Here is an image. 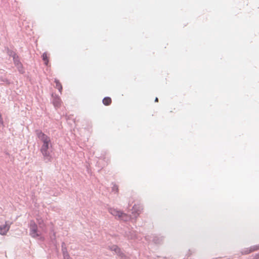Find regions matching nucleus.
I'll list each match as a JSON object with an SVG mask.
<instances>
[{
    "label": "nucleus",
    "instance_id": "obj_9",
    "mask_svg": "<svg viewBox=\"0 0 259 259\" xmlns=\"http://www.w3.org/2000/svg\"><path fill=\"white\" fill-rule=\"evenodd\" d=\"M111 100L110 98L108 97H105L102 100V102H103V104H104L105 105H109L110 103H111Z\"/></svg>",
    "mask_w": 259,
    "mask_h": 259
},
{
    "label": "nucleus",
    "instance_id": "obj_6",
    "mask_svg": "<svg viewBox=\"0 0 259 259\" xmlns=\"http://www.w3.org/2000/svg\"><path fill=\"white\" fill-rule=\"evenodd\" d=\"M11 223L9 222H6L5 224L0 227V234L5 235L7 234L10 229Z\"/></svg>",
    "mask_w": 259,
    "mask_h": 259
},
{
    "label": "nucleus",
    "instance_id": "obj_8",
    "mask_svg": "<svg viewBox=\"0 0 259 259\" xmlns=\"http://www.w3.org/2000/svg\"><path fill=\"white\" fill-rule=\"evenodd\" d=\"M61 102V100L60 98L58 96H55L53 99V103L54 105L56 107H58L60 105Z\"/></svg>",
    "mask_w": 259,
    "mask_h": 259
},
{
    "label": "nucleus",
    "instance_id": "obj_20",
    "mask_svg": "<svg viewBox=\"0 0 259 259\" xmlns=\"http://www.w3.org/2000/svg\"><path fill=\"white\" fill-rule=\"evenodd\" d=\"M158 101V98L156 97L155 99V101L156 102Z\"/></svg>",
    "mask_w": 259,
    "mask_h": 259
},
{
    "label": "nucleus",
    "instance_id": "obj_14",
    "mask_svg": "<svg viewBox=\"0 0 259 259\" xmlns=\"http://www.w3.org/2000/svg\"><path fill=\"white\" fill-rule=\"evenodd\" d=\"M64 259H71L69 254L63 255Z\"/></svg>",
    "mask_w": 259,
    "mask_h": 259
},
{
    "label": "nucleus",
    "instance_id": "obj_19",
    "mask_svg": "<svg viewBox=\"0 0 259 259\" xmlns=\"http://www.w3.org/2000/svg\"><path fill=\"white\" fill-rule=\"evenodd\" d=\"M250 251H251V249H250V250H249L248 251H246L245 253H248L250 252Z\"/></svg>",
    "mask_w": 259,
    "mask_h": 259
},
{
    "label": "nucleus",
    "instance_id": "obj_12",
    "mask_svg": "<svg viewBox=\"0 0 259 259\" xmlns=\"http://www.w3.org/2000/svg\"><path fill=\"white\" fill-rule=\"evenodd\" d=\"M42 57L43 60L45 61V64L47 65L48 63L49 60L47 58V54L46 52L43 53Z\"/></svg>",
    "mask_w": 259,
    "mask_h": 259
},
{
    "label": "nucleus",
    "instance_id": "obj_16",
    "mask_svg": "<svg viewBox=\"0 0 259 259\" xmlns=\"http://www.w3.org/2000/svg\"><path fill=\"white\" fill-rule=\"evenodd\" d=\"M126 236L128 238H130V239H133L135 237V235H129L128 234H126Z\"/></svg>",
    "mask_w": 259,
    "mask_h": 259
},
{
    "label": "nucleus",
    "instance_id": "obj_5",
    "mask_svg": "<svg viewBox=\"0 0 259 259\" xmlns=\"http://www.w3.org/2000/svg\"><path fill=\"white\" fill-rule=\"evenodd\" d=\"M10 55L12 56L13 57L14 63H15V65L17 66V68L18 69L19 72L23 73V68L22 67V65H21V63L20 62V61L18 58V57L16 56V55L14 52H11V53L10 54Z\"/></svg>",
    "mask_w": 259,
    "mask_h": 259
},
{
    "label": "nucleus",
    "instance_id": "obj_3",
    "mask_svg": "<svg viewBox=\"0 0 259 259\" xmlns=\"http://www.w3.org/2000/svg\"><path fill=\"white\" fill-rule=\"evenodd\" d=\"M109 212L118 219L126 222L130 219V216L123 212L112 207L108 208Z\"/></svg>",
    "mask_w": 259,
    "mask_h": 259
},
{
    "label": "nucleus",
    "instance_id": "obj_11",
    "mask_svg": "<svg viewBox=\"0 0 259 259\" xmlns=\"http://www.w3.org/2000/svg\"><path fill=\"white\" fill-rule=\"evenodd\" d=\"M62 251L63 255L68 254L65 243L64 242L62 243Z\"/></svg>",
    "mask_w": 259,
    "mask_h": 259
},
{
    "label": "nucleus",
    "instance_id": "obj_15",
    "mask_svg": "<svg viewBox=\"0 0 259 259\" xmlns=\"http://www.w3.org/2000/svg\"><path fill=\"white\" fill-rule=\"evenodd\" d=\"M112 190L113 191L117 192L118 190L117 186L115 185H114L113 187H112Z\"/></svg>",
    "mask_w": 259,
    "mask_h": 259
},
{
    "label": "nucleus",
    "instance_id": "obj_1",
    "mask_svg": "<svg viewBox=\"0 0 259 259\" xmlns=\"http://www.w3.org/2000/svg\"><path fill=\"white\" fill-rule=\"evenodd\" d=\"M35 134L39 140L42 142L40 152L42 154L44 160L46 162L51 161L52 157L48 151L49 147L51 146L50 138L39 130H36Z\"/></svg>",
    "mask_w": 259,
    "mask_h": 259
},
{
    "label": "nucleus",
    "instance_id": "obj_17",
    "mask_svg": "<svg viewBox=\"0 0 259 259\" xmlns=\"http://www.w3.org/2000/svg\"><path fill=\"white\" fill-rule=\"evenodd\" d=\"M3 124V121L1 115H0V126Z\"/></svg>",
    "mask_w": 259,
    "mask_h": 259
},
{
    "label": "nucleus",
    "instance_id": "obj_18",
    "mask_svg": "<svg viewBox=\"0 0 259 259\" xmlns=\"http://www.w3.org/2000/svg\"><path fill=\"white\" fill-rule=\"evenodd\" d=\"M38 223L40 225H41V224H43V221L41 220H38Z\"/></svg>",
    "mask_w": 259,
    "mask_h": 259
},
{
    "label": "nucleus",
    "instance_id": "obj_10",
    "mask_svg": "<svg viewBox=\"0 0 259 259\" xmlns=\"http://www.w3.org/2000/svg\"><path fill=\"white\" fill-rule=\"evenodd\" d=\"M55 82L56 83V86L57 89L59 90V91L61 93V91L62 90V87L59 81L56 79H55Z\"/></svg>",
    "mask_w": 259,
    "mask_h": 259
},
{
    "label": "nucleus",
    "instance_id": "obj_13",
    "mask_svg": "<svg viewBox=\"0 0 259 259\" xmlns=\"http://www.w3.org/2000/svg\"><path fill=\"white\" fill-rule=\"evenodd\" d=\"M138 208H139V207H138ZM139 211H140V210L139 209H138V206L135 205L133 206V209H132V213L134 214L135 212H136L137 213V214H138L139 213Z\"/></svg>",
    "mask_w": 259,
    "mask_h": 259
},
{
    "label": "nucleus",
    "instance_id": "obj_4",
    "mask_svg": "<svg viewBox=\"0 0 259 259\" xmlns=\"http://www.w3.org/2000/svg\"><path fill=\"white\" fill-rule=\"evenodd\" d=\"M29 234L33 238L39 236L40 234L37 230V226L33 221H31L29 225Z\"/></svg>",
    "mask_w": 259,
    "mask_h": 259
},
{
    "label": "nucleus",
    "instance_id": "obj_7",
    "mask_svg": "<svg viewBox=\"0 0 259 259\" xmlns=\"http://www.w3.org/2000/svg\"><path fill=\"white\" fill-rule=\"evenodd\" d=\"M109 249L114 251L116 254L122 256L123 253L121 252L119 248L116 245H113L109 247Z\"/></svg>",
    "mask_w": 259,
    "mask_h": 259
},
{
    "label": "nucleus",
    "instance_id": "obj_2",
    "mask_svg": "<svg viewBox=\"0 0 259 259\" xmlns=\"http://www.w3.org/2000/svg\"><path fill=\"white\" fill-rule=\"evenodd\" d=\"M109 212L118 219L126 222L130 219V216L123 212L112 207L108 208Z\"/></svg>",
    "mask_w": 259,
    "mask_h": 259
}]
</instances>
